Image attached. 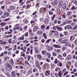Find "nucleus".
Wrapping results in <instances>:
<instances>
[{
	"label": "nucleus",
	"mask_w": 77,
	"mask_h": 77,
	"mask_svg": "<svg viewBox=\"0 0 77 77\" xmlns=\"http://www.w3.org/2000/svg\"><path fill=\"white\" fill-rule=\"evenodd\" d=\"M8 28H9V26H7L5 27V29H6V30H8Z\"/></svg>",
	"instance_id": "nucleus-53"
},
{
	"label": "nucleus",
	"mask_w": 77,
	"mask_h": 77,
	"mask_svg": "<svg viewBox=\"0 0 77 77\" xmlns=\"http://www.w3.org/2000/svg\"><path fill=\"white\" fill-rule=\"evenodd\" d=\"M43 36L45 39H47V36L46 35V34L45 33H44L43 34Z\"/></svg>",
	"instance_id": "nucleus-25"
},
{
	"label": "nucleus",
	"mask_w": 77,
	"mask_h": 77,
	"mask_svg": "<svg viewBox=\"0 0 77 77\" xmlns=\"http://www.w3.org/2000/svg\"><path fill=\"white\" fill-rule=\"evenodd\" d=\"M67 40L66 39L61 41V43H62V44H65L67 42Z\"/></svg>",
	"instance_id": "nucleus-4"
},
{
	"label": "nucleus",
	"mask_w": 77,
	"mask_h": 77,
	"mask_svg": "<svg viewBox=\"0 0 77 77\" xmlns=\"http://www.w3.org/2000/svg\"><path fill=\"white\" fill-rule=\"evenodd\" d=\"M50 73V72L49 70H48L45 72V74L47 76L49 75Z\"/></svg>",
	"instance_id": "nucleus-3"
},
{
	"label": "nucleus",
	"mask_w": 77,
	"mask_h": 77,
	"mask_svg": "<svg viewBox=\"0 0 77 77\" xmlns=\"http://www.w3.org/2000/svg\"><path fill=\"white\" fill-rule=\"evenodd\" d=\"M37 57L38 59H41L42 58V56L40 54H38L37 55Z\"/></svg>",
	"instance_id": "nucleus-13"
},
{
	"label": "nucleus",
	"mask_w": 77,
	"mask_h": 77,
	"mask_svg": "<svg viewBox=\"0 0 77 77\" xmlns=\"http://www.w3.org/2000/svg\"><path fill=\"white\" fill-rule=\"evenodd\" d=\"M35 76H38V75H39V73H35Z\"/></svg>",
	"instance_id": "nucleus-56"
},
{
	"label": "nucleus",
	"mask_w": 77,
	"mask_h": 77,
	"mask_svg": "<svg viewBox=\"0 0 77 77\" xmlns=\"http://www.w3.org/2000/svg\"><path fill=\"white\" fill-rule=\"evenodd\" d=\"M73 21L74 22H77V19H74L73 20Z\"/></svg>",
	"instance_id": "nucleus-51"
},
{
	"label": "nucleus",
	"mask_w": 77,
	"mask_h": 77,
	"mask_svg": "<svg viewBox=\"0 0 77 77\" xmlns=\"http://www.w3.org/2000/svg\"><path fill=\"white\" fill-rule=\"evenodd\" d=\"M65 45L66 46H70V47H71V45H70V44H69L68 43H66L65 44Z\"/></svg>",
	"instance_id": "nucleus-32"
},
{
	"label": "nucleus",
	"mask_w": 77,
	"mask_h": 77,
	"mask_svg": "<svg viewBox=\"0 0 77 77\" xmlns=\"http://www.w3.org/2000/svg\"><path fill=\"white\" fill-rule=\"evenodd\" d=\"M52 49H53V48H52V47L50 46H48V51L50 50H52Z\"/></svg>",
	"instance_id": "nucleus-19"
},
{
	"label": "nucleus",
	"mask_w": 77,
	"mask_h": 77,
	"mask_svg": "<svg viewBox=\"0 0 77 77\" xmlns=\"http://www.w3.org/2000/svg\"><path fill=\"white\" fill-rule=\"evenodd\" d=\"M20 5L21 6H23L24 4V2H21L20 3Z\"/></svg>",
	"instance_id": "nucleus-37"
},
{
	"label": "nucleus",
	"mask_w": 77,
	"mask_h": 77,
	"mask_svg": "<svg viewBox=\"0 0 77 77\" xmlns=\"http://www.w3.org/2000/svg\"><path fill=\"white\" fill-rule=\"evenodd\" d=\"M36 66L38 68H39V69H42V68L40 66V64H39V63L38 61L37 62Z\"/></svg>",
	"instance_id": "nucleus-1"
},
{
	"label": "nucleus",
	"mask_w": 77,
	"mask_h": 77,
	"mask_svg": "<svg viewBox=\"0 0 77 77\" xmlns=\"http://www.w3.org/2000/svg\"><path fill=\"white\" fill-rule=\"evenodd\" d=\"M45 66H48V63H46L45 64Z\"/></svg>",
	"instance_id": "nucleus-59"
},
{
	"label": "nucleus",
	"mask_w": 77,
	"mask_h": 77,
	"mask_svg": "<svg viewBox=\"0 0 77 77\" xmlns=\"http://www.w3.org/2000/svg\"><path fill=\"white\" fill-rule=\"evenodd\" d=\"M62 3H63V2L60 1V5H59L60 6H62Z\"/></svg>",
	"instance_id": "nucleus-36"
},
{
	"label": "nucleus",
	"mask_w": 77,
	"mask_h": 77,
	"mask_svg": "<svg viewBox=\"0 0 77 77\" xmlns=\"http://www.w3.org/2000/svg\"><path fill=\"white\" fill-rule=\"evenodd\" d=\"M66 48V47H63L62 48V49L63 51H64V50H65Z\"/></svg>",
	"instance_id": "nucleus-55"
},
{
	"label": "nucleus",
	"mask_w": 77,
	"mask_h": 77,
	"mask_svg": "<svg viewBox=\"0 0 77 77\" xmlns=\"http://www.w3.org/2000/svg\"><path fill=\"white\" fill-rule=\"evenodd\" d=\"M57 30H59L60 31V30H63V29H62V27H58L57 26Z\"/></svg>",
	"instance_id": "nucleus-11"
},
{
	"label": "nucleus",
	"mask_w": 77,
	"mask_h": 77,
	"mask_svg": "<svg viewBox=\"0 0 77 77\" xmlns=\"http://www.w3.org/2000/svg\"><path fill=\"white\" fill-rule=\"evenodd\" d=\"M66 5L65 4H63V9H66Z\"/></svg>",
	"instance_id": "nucleus-23"
},
{
	"label": "nucleus",
	"mask_w": 77,
	"mask_h": 77,
	"mask_svg": "<svg viewBox=\"0 0 77 77\" xmlns=\"http://www.w3.org/2000/svg\"><path fill=\"white\" fill-rule=\"evenodd\" d=\"M66 23L68 24H70L71 23V21L70 20H67L66 21Z\"/></svg>",
	"instance_id": "nucleus-26"
},
{
	"label": "nucleus",
	"mask_w": 77,
	"mask_h": 77,
	"mask_svg": "<svg viewBox=\"0 0 77 77\" xmlns=\"http://www.w3.org/2000/svg\"><path fill=\"white\" fill-rule=\"evenodd\" d=\"M41 28L42 29H44V28H45V26H44V25H42L41 26Z\"/></svg>",
	"instance_id": "nucleus-38"
},
{
	"label": "nucleus",
	"mask_w": 77,
	"mask_h": 77,
	"mask_svg": "<svg viewBox=\"0 0 77 77\" xmlns=\"http://www.w3.org/2000/svg\"><path fill=\"white\" fill-rule=\"evenodd\" d=\"M10 63L11 65H13L14 64V61H13L12 59H11L10 60Z\"/></svg>",
	"instance_id": "nucleus-17"
},
{
	"label": "nucleus",
	"mask_w": 77,
	"mask_h": 77,
	"mask_svg": "<svg viewBox=\"0 0 77 77\" xmlns=\"http://www.w3.org/2000/svg\"><path fill=\"white\" fill-rule=\"evenodd\" d=\"M73 2L74 3H77V1H76V0H73Z\"/></svg>",
	"instance_id": "nucleus-54"
},
{
	"label": "nucleus",
	"mask_w": 77,
	"mask_h": 77,
	"mask_svg": "<svg viewBox=\"0 0 77 77\" xmlns=\"http://www.w3.org/2000/svg\"><path fill=\"white\" fill-rule=\"evenodd\" d=\"M9 35H8V36H5V39H7L8 38H9Z\"/></svg>",
	"instance_id": "nucleus-48"
},
{
	"label": "nucleus",
	"mask_w": 77,
	"mask_h": 77,
	"mask_svg": "<svg viewBox=\"0 0 77 77\" xmlns=\"http://www.w3.org/2000/svg\"><path fill=\"white\" fill-rule=\"evenodd\" d=\"M42 42H45V39H42Z\"/></svg>",
	"instance_id": "nucleus-63"
},
{
	"label": "nucleus",
	"mask_w": 77,
	"mask_h": 77,
	"mask_svg": "<svg viewBox=\"0 0 77 77\" xmlns=\"http://www.w3.org/2000/svg\"><path fill=\"white\" fill-rule=\"evenodd\" d=\"M61 55L60 54L58 56V58H59V59H60L61 58Z\"/></svg>",
	"instance_id": "nucleus-49"
},
{
	"label": "nucleus",
	"mask_w": 77,
	"mask_h": 77,
	"mask_svg": "<svg viewBox=\"0 0 77 77\" xmlns=\"http://www.w3.org/2000/svg\"><path fill=\"white\" fill-rule=\"evenodd\" d=\"M23 42H25V44H26L27 43H28V41H27V40H25V41H24Z\"/></svg>",
	"instance_id": "nucleus-60"
},
{
	"label": "nucleus",
	"mask_w": 77,
	"mask_h": 77,
	"mask_svg": "<svg viewBox=\"0 0 77 77\" xmlns=\"http://www.w3.org/2000/svg\"><path fill=\"white\" fill-rule=\"evenodd\" d=\"M40 75L42 77H44V74L43 73H41Z\"/></svg>",
	"instance_id": "nucleus-64"
},
{
	"label": "nucleus",
	"mask_w": 77,
	"mask_h": 77,
	"mask_svg": "<svg viewBox=\"0 0 77 77\" xmlns=\"http://www.w3.org/2000/svg\"><path fill=\"white\" fill-rule=\"evenodd\" d=\"M62 73H61V71H60L59 72V74L58 75H59V76H60V77H61L62 76Z\"/></svg>",
	"instance_id": "nucleus-18"
},
{
	"label": "nucleus",
	"mask_w": 77,
	"mask_h": 77,
	"mask_svg": "<svg viewBox=\"0 0 77 77\" xmlns=\"http://www.w3.org/2000/svg\"><path fill=\"white\" fill-rule=\"evenodd\" d=\"M74 44H77V39L75 41Z\"/></svg>",
	"instance_id": "nucleus-62"
},
{
	"label": "nucleus",
	"mask_w": 77,
	"mask_h": 77,
	"mask_svg": "<svg viewBox=\"0 0 77 77\" xmlns=\"http://www.w3.org/2000/svg\"><path fill=\"white\" fill-rule=\"evenodd\" d=\"M72 13V12L71 11H69L67 12V15L69 16L70 15V14H71V13Z\"/></svg>",
	"instance_id": "nucleus-28"
},
{
	"label": "nucleus",
	"mask_w": 77,
	"mask_h": 77,
	"mask_svg": "<svg viewBox=\"0 0 77 77\" xmlns=\"http://www.w3.org/2000/svg\"><path fill=\"white\" fill-rule=\"evenodd\" d=\"M52 54L53 56H57V54L56 52H53Z\"/></svg>",
	"instance_id": "nucleus-24"
},
{
	"label": "nucleus",
	"mask_w": 77,
	"mask_h": 77,
	"mask_svg": "<svg viewBox=\"0 0 77 77\" xmlns=\"http://www.w3.org/2000/svg\"><path fill=\"white\" fill-rule=\"evenodd\" d=\"M32 72L31 71V70H29L28 72V73L31 74Z\"/></svg>",
	"instance_id": "nucleus-42"
},
{
	"label": "nucleus",
	"mask_w": 77,
	"mask_h": 77,
	"mask_svg": "<svg viewBox=\"0 0 77 77\" xmlns=\"http://www.w3.org/2000/svg\"><path fill=\"white\" fill-rule=\"evenodd\" d=\"M60 49H57V53H59V52H60Z\"/></svg>",
	"instance_id": "nucleus-45"
},
{
	"label": "nucleus",
	"mask_w": 77,
	"mask_h": 77,
	"mask_svg": "<svg viewBox=\"0 0 77 77\" xmlns=\"http://www.w3.org/2000/svg\"><path fill=\"white\" fill-rule=\"evenodd\" d=\"M12 40V38H10L8 40V42L9 44H11V43Z\"/></svg>",
	"instance_id": "nucleus-27"
},
{
	"label": "nucleus",
	"mask_w": 77,
	"mask_h": 77,
	"mask_svg": "<svg viewBox=\"0 0 77 77\" xmlns=\"http://www.w3.org/2000/svg\"><path fill=\"white\" fill-rule=\"evenodd\" d=\"M13 38L14 39H17V36L15 35H14L13 36Z\"/></svg>",
	"instance_id": "nucleus-47"
},
{
	"label": "nucleus",
	"mask_w": 77,
	"mask_h": 77,
	"mask_svg": "<svg viewBox=\"0 0 77 77\" xmlns=\"http://www.w3.org/2000/svg\"><path fill=\"white\" fill-rule=\"evenodd\" d=\"M63 56H64V57H66V52H64L63 54Z\"/></svg>",
	"instance_id": "nucleus-35"
},
{
	"label": "nucleus",
	"mask_w": 77,
	"mask_h": 77,
	"mask_svg": "<svg viewBox=\"0 0 77 77\" xmlns=\"http://www.w3.org/2000/svg\"><path fill=\"white\" fill-rule=\"evenodd\" d=\"M23 60L24 59H23V58H21L19 60V61H20V62H21V61H23Z\"/></svg>",
	"instance_id": "nucleus-40"
},
{
	"label": "nucleus",
	"mask_w": 77,
	"mask_h": 77,
	"mask_svg": "<svg viewBox=\"0 0 77 77\" xmlns=\"http://www.w3.org/2000/svg\"><path fill=\"white\" fill-rule=\"evenodd\" d=\"M51 32H52V33H56V32H57V31H52V30H51Z\"/></svg>",
	"instance_id": "nucleus-43"
},
{
	"label": "nucleus",
	"mask_w": 77,
	"mask_h": 77,
	"mask_svg": "<svg viewBox=\"0 0 77 77\" xmlns=\"http://www.w3.org/2000/svg\"><path fill=\"white\" fill-rule=\"evenodd\" d=\"M77 29V25H76L73 28V30H75Z\"/></svg>",
	"instance_id": "nucleus-29"
},
{
	"label": "nucleus",
	"mask_w": 77,
	"mask_h": 77,
	"mask_svg": "<svg viewBox=\"0 0 77 77\" xmlns=\"http://www.w3.org/2000/svg\"><path fill=\"white\" fill-rule=\"evenodd\" d=\"M34 48H35V51L36 52V53H38L39 51L38 50V49H37V48H36V47H35Z\"/></svg>",
	"instance_id": "nucleus-20"
},
{
	"label": "nucleus",
	"mask_w": 77,
	"mask_h": 77,
	"mask_svg": "<svg viewBox=\"0 0 77 77\" xmlns=\"http://www.w3.org/2000/svg\"><path fill=\"white\" fill-rule=\"evenodd\" d=\"M38 34H41L42 33V31H38Z\"/></svg>",
	"instance_id": "nucleus-39"
},
{
	"label": "nucleus",
	"mask_w": 77,
	"mask_h": 77,
	"mask_svg": "<svg viewBox=\"0 0 77 77\" xmlns=\"http://www.w3.org/2000/svg\"><path fill=\"white\" fill-rule=\"evenodd\" d=\"M39 3H37L36 5V7L37 9H38V8L39 7Z\"/></svg>",
	"instance_id": "nucleus-22"
},
{
	"label": "nucleus",
	"mask_w": 77,
	"mask_h": 77,
	"mask_svg": "<svg viewBox=\"0 0 77 77\" xmlns=\"http://www.w3.org/2000/svg\"><path fill=\"white\" fill-rule=\"evenodd\" d=\"M28 33H29L28 32H26V33H25V36H26V37H28Z\"/></svg>",
	"instance_id": "nucleus-44"
},
{
	"label": "nucleus",
	"mask_w": 77,
	"mask_h": 77,
	"mask_svg": "<svg viewBox=\"0 0 77 77\" xmlns=\"http://www.w3.org/2000/svg\"><path fill=\"white\" fill-rule=\"evenodd\" d=\"M43 9L44 10V11H46L47 10V9L46 8H43Z\"/></svg>",
	"instance_id": "nucleus-61"
},
{
	"label": "nucleus",
	"mask_w": 77,
	"mask_h": 77,
	"mask_svg": "<svg viewBox=\"0 0 77 77\" xmlns=\"http://www.w3.org/2000/svg\"><path fill=\"white\" fill-rule=\"evenodd\" d=\"M45 23L46 24H47L48 23V19L46 18L45 20Z\"/></svg>",
	"instance_id": "nucleus-9"
},
{
	"label": "nucleus",
	"mask_w": 77,
	"mask_h": 77,
	"mask_svg": "<svg viewBox=\"0 0 77 77\" xmlns=\"http://www.w3.org/2000/svg\"><path fill=\"white\" fill-rule=\"evenodd\" d=\"M11 75L12 77H15L16 76V74H15L14 71H13L11 73Z\"/></svg>",
	"instance_id": "nucleus-6"
},
{
	"label": "nucleus",
	"mask_w": 77,
	"mask_h": 77,
	"mask_svg": "<svg viewBox=\"0 0 77 77\" xmlns=\"http://www.w3.org/2000/svg\"><path fill=\"white\" fill-rule=\"evenodd\" d=\"M58 65L60 66H62V63H60L58 64Z\"/></svg>",
	"instance_id": "nucleus-33"
},
{
	"label": "nucleus",
	"mask_w": 77,
	"mask_h": 77,
	"mask_svg": "<svg viewBox=\"0 0 77 77\" xmlns=\"http://www.w3.org/2000/svg\"><path fill=\"white\" fill-rule=\"evenodd\" d=\"M57 4V0H55L54 2L53 3V5L54 6H56Z\"/></svg>",
	"instance_id": "nucleus-7"
},
{
	"label": "nucleus",
	"mask_w": 77,
	"mask_h": 77,
	"mask_svg": "<svg viewBox=\"0 0 77 77\" xmlns=\"http://www.w3.org/2000/svg\"><path fill=\"white\" fill-rule=\"evenodd\" d=\"M71 58H72V57L71 56V55H69L66 58V60H69L70 59H71Z\"/></svg>",
	"instance_id": "nucleus-2"
},
{
	"label": "nucleus",
	"mask_w": 77,
	"mask_h": 77,
	"mask_svg": "<svg viewBox=\"0 0 77 77\" xmlns=\"http://www.w3.org/2000/svg\"><path fill=\"white\" fill-rule=\"evenodd\" d=\"M30 58H31V57L30 56H28V60H30Z\"/></svg>",
	"instance_id": "nucleus-41"
},
{
	"label": "nucleus",
	"mask_w": 77,
	"mask_h": 77,
	"mask_svg": "<svg viewBox=\"0 0 77 77\" xmlns=\"http://www.w3.org/2000/svg\"><path fill=\"white\" fill-rule=\"evenodd\" d=\"M66 27L68 29H72V27L70 25L67 26Z\"/></svg>",
	"instance_id": "nucleus-12"
},
{
	"label": "nucleus",
	"mask_w": 77,
	"mask_h": 77,
	"mask_svg": "<svg viewBox=\"0 0 77 77\" xmlns=\"http://www.w3.org/2000/svg\"><path fill=\"white\" fill-rule=\"evenodd\" d=\"M47 52V51H46V50H45V51H42V54H46V53Z\"/></svg>",
	"instance_id": "nucleus-21"
},
{
	"label": "nucleus",
	"mask_w": 77,
	"mask_h": 77,
	"mask_svg": "<svg viewBox=\"0 0 77 77\" xmlns=\"http://www.w3.org/2000/svg\"><path fill=\"white\" fill-rule=\"evenodd\" d=\"M68 71L66 72L63 75H66V74H68Z\"/></svg>",
	"instance_id": "nucleus-50"
},
{
	"label": "nucleus",
	"mask_w": 77,
	"mask_h": 77,
	"mask_svg": "<svg viewBox=\"0 0 77 77\" xmlns=\"http://www.w3.org/2000/svg\"><path fill=\"white\" fill-rule=\"evenodd\" d=\"M25 63L26 65H29V63H28V62H27V61H25Z\"/></svg>",
	"instance_id": "nucleus-34"
},
{
	"label": "nucleus",
	"mask_w": 77,
	"mask_h": 77,
	"mask_svg": "<svg viewBox=\"0 0 77 77\" xmlns=\"http://www.w3.org/2000/svg\"><path fill=\"white\" fill-rule=\"evenodd\" d=\"M15 7L14 6H11L10 8V9L12 11L13 10H14L15 9Z\"/></svg>",
	"instance_id": "nucleus-15"
},
{
	"label": "nucleus",
	"mask_w": 77,
	"mask_h": 77,
	"mask_svg": "<svg viewBox=\"0 0 77 77\" xmlns=\"http://www.w3.org/2000/svg\"><path fill=\"white\" fill-rule=\"evenodd\" d=\"M51 41V39H49L46 41V43H48L49 42Z\"/></svg>",
	"instance_id": "nucleus-30"
},
{
	"label": "nucleus",
	"mask_w": 77,
	"mask_h": 77,
	"mask_svg": "<svg viewBox=\"0 0 77 77\" xmlns=\"http://www.w3.org/2000/svg\"><path fill=\"white\" fill-rule=\"evenodd\" d=\"M49 14L50 15H53V13L52 12H50L49 13Z\"/></svg>",
	"instance_id": "nucleus-46"
},
{
	"label": "nucleus",
	"mask_w": 77,
	"mask_h": 77,
	"mask_svg": "<svg viewBox=\"0 0 77 77\" xmlns=\"http://www.w3.org/2000/svg\"><path fill=\"white\" fill-rule=\"evenodd\" d=\"M6 23L5 22H2L1 23V25L2 26H4L5 25H6Z\"/></svg>",
	"instance_id": "nucleus-16"
},
{
	"label": "nucleus",
	"mask_w": 77,
	"mask_h": 77,
	"mask_svg": "<svg viewBox=\"0 0 77 77\" xmlns=\"http://www.w3.org/2000/svg\"><path fill=\"white\" fill-rule=\"evenodd\" d=\"M7 66H8L9 67L10 69H12V66L11 65H10V64H9L8 63L7 64Z\"/></svg>",
	"instance_id": "nucleus-8"
},
{
	"label": "nucleus",
	"mask_w": 77,
	"mask_h": 77,
	"mask_svg": "<svg viewBox=\"0 0 77 77\" xmlns=\"http://www.w3.org/2000/svg\"><path fill=\"white\" fill-rule=\"evenodd\" d=\"M38 26H35L33 29V32H36V31H37L38 30Z\"/></svg>",
	"instance_id": "nucleus-5"
},
{
	"label": "nucleus",
	"mask_w": 77,
	"mask_h": 77,
	"mask_svg": "<svg viewBox=\"0 0 77 77\" xmlns=\"http://www.w3.org/2000/svg\"><path fill=\"white\" fill-rule=\"evenodd\" d=\"M63 33H64V35H67V34H68V33L66 32H64Z\"/></svg>",
	"instance_id": "nucleus-52"
},
{
	"label": "nucleus",
	"mask_w": 77,
	"mask_h": 77,
	"mask_svg": "<svg viewBox=\"0 0 77 77\" xmlns=\"http://www.w3.org/2000/svg\"><path fill=\"white\" fill-rule=\"evenodd\" d=\"M54 47H55V48H60V46H59V45H54Z\"/></svg>",
	"instance_id": "nucleus-10"
},
{
	"label": "nucleus",
	"mask_w": 77,
	"mask_h": 77,
	"mask_svg": "<svg viewBox=\"0 0 77 77\" xmlns=\"http://www.w3.org/2000/svg\"><path fill=\"white\" fill-rule=\"evenodd\" d=\"M4 15L5 17H8L9 15V13H4Z\"/></svg>",
	"instance_id": "nucleus-14"
},
{
	"label": "nucleus",
	"mask_w": 77,
	"mask_h": 77,
	"mask_svg": "<svg viewBox=\"0 0 77 77\" xmlns=\"http://www.w3.org/2000/svg\"><path fill=\"white\" fill-rule=\"evenodd\" d=\"M30 54H32V53L33 52V49H31L30 51Z\"/></svg>",
	"instance_id": "nucleus-58"
},
{
	"label": "nucleus",
	"mask_w": 77,
	"mask_h": 77,
	"mask_svg": "<svg viewBox=\"0 0 77 77\" xmlns=\"http://www.w3.org/2000/svg\"><path fill=\"white\" fill-rule=\"evenodd\" d=\"M2 14H3V12L2 11H0V16H1Z\"/></svg>",
	"instance_id": "nucleus-57"
},
{
	"label": "nucleus",
	"mask_w": 77,
	"mask_h": 77,
	"mask_svg": "<svg viewBox=\"0 0 77 77\" xmlns=\"http://www.w3.org/2000/svg\"><path fill=\"white\" fill-rule=\"evenodd\" d=\"M62 17H63V18H65L66 17V16H65V14H63L62 15Z\"/></svg>",
	"instance_id": "nucleus-31"
}]
</instances>
